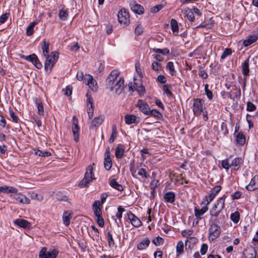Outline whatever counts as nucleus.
<instances>
[{
  "mask_svg": "<svg viewBox=\"0 0 258 258\" xmlns=\"http://www.w3.org/2000/svg\"><path fill=\"white\" fill-rule=\"evenodd\" d=\"M226 196L224 195L219 199L210 210V215L212 217H217L224 208Z\"/></svg>",
  "mask_w": 258,
  "mask_h": 258,
  "instance_id": "obj_1",
  "label": "nucleus"
},
{
  "mask_svg": "<svg viewBox=\"0 0 258 258\" xmlns=\"http://www.w3.org/2000/svg\"><path fill=\"white\" fill-rule=\"evenodd\" d=\"M93 170V168L91 165H90L87 167L84 178L79 184V187H87L93 180L95 179Z\"/></svg>",
  "mask_w": 258,
  "mask_h": 258,
  "instance_id": "obj_2",
  "label": "nucleus"
},
{
  "mask_svg": "<svg viewBox=\"0 0 258 258\" xmlns=\"http://www.w3.org/2000/svg\"><path fill=\"white\" fill-rule=\"evenodd\" d=\"M45 62L44 67L46 70H51L54 64L56 62L58 56L56 51L51 52L50 54H47Z\"/></svg>",
  "mask_w": 258,
  "mask_h": 258,
  "instance_id": "obj_3",
  "label": "nucleus"
},
{
  "mask_svg": "<svg viewBox=\"0 0 258 258\" xmlns=\"http://www.w3.org/2000/svg\"><path fill=\"white\" fill-rule=\"evenodd\" d=\"M58 254V251L56 249H49L47 250V248L43 247L39 253V258H56Z\"/></svg>",
  "mask_w": 258,
  "mask_h": 258,
  "instance_id": "obj_4",
  "label": "nucleus"
},
{
  "mask_svg": "<svg viewBox=\"0 0 258 258\" xmlns=\"http://www.w3.org/2000/svg\"><path fill=\"white\" fill-rule=\"evenodd\" d=\"M204 101L200 98L195 99L192 106V110L195 115L199 116L204 111L205 108L204 106Z\"/></svg>",
  "mask_w": 258,
  "mask_h": 258,
  "instance_id": "obj_5",
  "label": "nucleus"
},
{
  "mask_svg": "<svg viewBox=\"0 0 258 258\" xmlns=\"http://www.w3.org/2000/svg\"><path fill=\"white\" fill-rule=\"evenodd\" d=\"M124 87V80L123 77H119L117 81L113 85L112 88L109 86H106L110 91H114L115 94L119 95L122 93Z\"/></svg>",
  "mask_w": 258,
  "mask_h": 258,
  "instance_id": "obj_6",
  "label": "nucleus"
},
{
  "mask_svg": "<svg viewBox=\"0 0 258 258\" xmlns=\"http://www.w3.org/2000/svg\"><path fill=\"white\" fill-rule=\"evenodd\" d=\"M209 239L210 240H214L216 239L221 232L220 227L216 224H212L209 228Z\"/></svg>",
  "mask_w": 258,
  "mask_h": 258,
  "instance_id": "obj_7",
  "label": "nucleus"
},
{
  "mask_svg": "<svg viewBox=\"0 0 258 258\" xmlns=\"http://www.w3.org/2000/svg\"><path fill=\"white\" fill-rule=\"evenodd\" d=\"M119 75V72L117 70L112 71L106 80V86H109L112 88L113 85L117 81Z\"/></svg>",
  "mask_w": 258,
  "mask_h": 258,
  "instance_id": "obj_8",
  "label": "nucleus"
},
{
  "mask_svg": "<svg viewBox=\"0 0 258 258\" xmlns=\"http://www.w3.org/2000/svg\"><path fill=\"white\" fill-rule=\"evenodd\" d=\"M85 83L93 91L97 90L98 86L96 80H95L93 77L90 75H86L84 78Z\"/></svg>",
  "mask_w": 258,
  "mask_h": 258,
  "instance_id": "obj_9",
  "label": "nucleus"
},
{
  "mask_svg": "<svg viewBox=\"0 0 258 258\" xmlns=\"http://www.w3.org/2000/svg\"><path fill=\"white\" fill-rule=\"evenodd\" d=\"M118 21L121 24H126L130 21L128 12L125 9L120 10L118 13Z\"/></svg>",
  "mask_w": 258,
  "mask_h": 258,
  "instance_id": "obj_10",
  "label": "nucleus"
},
{
  "mask_svg": "<svg viewBox=\"0 0 258 258\" xmlns=\"http://www.w3.org/2000/svg\"><path fill=\"white\" fill-rule=\"evenodd\" d=\"M221 187L217 185L213 187L211 190L208 196L205 197L207 205H209L215 198L216 196L221 190Z\"/></svg>",
  "mask_w": 258,
  "mask_h": 258,
  "instance_id": "obj_11",
  "label": "nucleus"
},
{
  "mask_svg": "<svg viewBox=\"0 0 258 258\" xmlns=\"http://www.w3.org/2000/svg\"><path fill=\"white\" fill-rule=\"evenodd\" d=\"M73 124L72 126V131L74 135V140L78 142L79 140V127L78 126V120L76 116L73 117Z\"/></svg>",
  "mask_w": 258,
  "mask_h": 258,
  "instance_id": "obj_12",
  "label": "nucleus"
},
{
  "mask_svg": "<svg viewBox=\"0 0 258 258\" xmlns=\"http://www.w3.org/2000/svg\"><path fill=\"white\" fill-rule=\"evenodd\" d=\"M126 215L133 226L135 227H139L142 225L141 220L131 211H128Z\"/></svg>",
  "mask_w": 258,
  "mask_h": 258,
  "instance_id": "obj_13",
  "label": "nucleus"
},
{
  "mask_svg": "<svg viewBox=\"0 0 258 258\" xmlns=\"http://www.w3.org/2000/svg\"><path fill=\"white\" fill-rule=\"evenodd\" d=\"M164 177L165 178V180H171V182L178 181L180 180V179L182 178V174L178 175H176L171 170H168L165 173Z\"/></svg>",
  "mask_w": 258,
  "mask_h": 258,
  "instance_id": "obj_14",
  "label": "nucleus"
},
{
  "mask_svg": "<svg viewBox=\"0 0 258 258\" xmlns=\"http://www.w3.org/2000/svg\"><path fill=\"white\" fill-rule=\"evenodd\" d=\"M136 105L139 108L140 111L142 112V113L146 115H147L150 110V108H149L148 104L143 100H139Z\"/></svg>",
  "mask_w": 258,
  "mask_h": 258,
  "instance_id": "obj_15",
  "label": "nucleus"
},
{
  "mask_svg": "<svg viewBox=\"0 0 258 258\" xmlns=\"http://www.w3.org/2000/svg\"><path fill=\"white\" fill-rule=\"evenodd\" d=\"M165 202L167 204H174L175 200V194L172 191L165 192L163 196Z\"/></svg>",
  "mask_w": 258,
  "mask_h": 258,
  "instance_id": "obj_16",
  "label": "nucleus"
},
{
  "mask_svg": "<svg viewBox=\"0 0 258 258\" xmlns=\"http://www.w3.org/2000/svg\"><path fill=\"white\" fill-rule=\"evenodd\" d=\"M246 188L249 191H253L258 188V175L252 177L249 184L246 186Z\"/></svg>",
  "mask_w": 258,
  "mask_h": 258,
  "instance_id": "obj_17",
  "label": "nucleus"
},
{
  "mask_svg": "<svg viewBox=\"0 0 258 258\" xmlns=\"http://www.w3.org/2000/svg\"><path fill=\"white\" fill-rule=\"evenodd\" d=\"M128 87L130 91H132V92L137 91L140 95L143 94L145 91V89L143 87L137 83H130L128 84Z\"/></svg>",
  "mask_w": 258,
  "mask_h": 258,
  "instance_id": "obj_18",
  "label": "nucleus"
},
{
  "mask_svg": "<svg viewBox=\"0 0 258 258\" xmlns=\"http://www.w3.org/2000/svg\"><path fill=\"white\" fill-rule=\"evenodd\" d=\"M130 5L131 10L134 13L138 14H142L144 13V8L141 5L136 4L135 1L131 2Z\"/></svg>",
  "mask_w": 258,
  "mask_h": 258,
  "instance_id": "obj_19",
  "label": "nucleus"
},
{
  "mask_svg": "<svg viewBox=\"0 0 258 258\" xmlns=\"http://www.w3.org/2000/svg\"><path fill=\"white\" fill-rule=\"evenodd\" d=\"M15 194V195L11 196L13 197V198L16 201H19L22 204H28L30 203V200L25 195L20 193L17 194L16 192Z\"/></svg>",
  "mask_w": 258,
  "mask_h": 258,
  "instance_id": "obj_20",
  "label": "nucleus"
},
{
  "mask_svg": "<svg viewBox=\"0 0 258 258\" xmlns=\"http://www.w3.org/2000/svg\"><path fill=\"white\" fill-rule=\"evenodd\" d=\"M257 39L258 34L250 35L243 41V44L244 46H248L255 42Z\"/></svg>",
  "mask_w": 258,
  "mask_h": 258,
  "instance_id": "obj_21",
  "label": "nucleus"
},
{
  "mask_svg": "<svg viewBox=\"0 0 258 258\" xmlns=\"http://www.w3.org/2000/svg\"><path fill=\"white\" fill-rule=\"evenodd\" d=\"M104 120L103 116L95 117L91 122L90 128H94L100 125Z\"/></svg>",
  "mask_w": 258,
  "mask_h": 258,
  "instance_id": "obj_22",
  "label": "nucleus"
},
{
  "mask_svg": "<svg viewBox=\"0 0 258 258\" xmlns=\"http://www.w3.org/2000/svg\"><path fill=\"white\" fill-rule=\"evenodd\" d=\"M73 213L72 212L67 211H64L62 215L63 223L68 226L70 224V219L72 218Z\"/></svg>",
  "mask_w": 258,
  "mask_h": 258,
  "instance_id": "obj_23",
  "label": "nucleus"
},
{
  "mask_svg": "<svg viewBox=\"0 0 258 258\" xmlns=\"http://www.w3.org/2000/svg\"><path fill=\"white\" fill-rule=\"evenodd\" d=\"M227 94L228 96V97L231 100H234V98L239 99V98H240V97L241 96L240 89L239 87H235V91H234L233 93L231 92H227Z\"/></svg>",
  "mask_w": 258,
  "mask_h": 258,
  "instance_id": "obj_24",
  "label": "nucleus"
},
{
  "mask_svg": "<svg viewBox=\"0 0 258 258\" xmlns=\"http://www.w3.org/2000/svg\"><path fill=\"white\" fill-rule=\"evenodd\" d=\"M165 70L172 76H175L177 72L172 61H168L167 63L165 66Z\"/></svg>",
  "mask_w": 258,
  "mask_h": 258,
  "instance_id": "obj_25",
  "label": "nucleus"
},
{
  "mask_svg": "<svg viewBox=\"0 0 258 258\" xmlns=\"http://www.w3.org/2000/svg\"><path fill=\"white\" fill-rule=\"evenodd\" d=\"M15 225L24 228H29L31 225L30 223L24 219H17L14 221Z\"/></svg>",
  "mask_w": 258,
  "mask_h": 258,
  "instance_id": "obj_26",
  "label": "nucleus"
},
{
  "mask_svg": "<svg viewBox=\"0 0 258 258\" xmlns=\"http://www.w3.org/2000/svg\"><path fill=\"white\" fill-rule=\"evenodd\" d=\"M162 89L163 93L169 99L173 98V94L171 92L172 86L171 85H164Z\"/></svg>",
  "mask_w": 258,
  "mask_h": 258,
  "instance_id": "obj_27",
  "label": "nucleus"
},
{
  "mask_svg": "<svg viewBox=\"0 0 258 258\" xmlns=\"http://www.w3.org/2000/svg\"><path fill=\"white\" fill-rule=\"evenodd\" d=\"M124 152V147L122 144H119L115 149V155L117 158L120 159L123 157Z\"/></svg>",
  "mask_w": 258,
  "mask_h": 258,
  "instance_id": "obj_28",
  "label": "nucleus"
},
{
  "mask_svg": "<svg viewBox=\"0 0 258 258\" xmlns=\"http://www.w3.org/2000/svg\"><path fill=\"white\" fill-rule=\"evenodd\" d=\"M37 24V22L33 21L28 25L26 28V35L28 36H31L35 32L34 27Z\"/></svg>",
  "mask_w": 258,
  "mask_h": 258,
  "instance_id": "obj_29",
  "label": "nucleus"
},
{
  "mask_svg": "<svg viewBox=\"0 0 258 258\" xmlns=\"http://www.w3.org/2000/svg\"><path fill=\"white\" fill-rule=\"evenodd\" d=\"M171 29L172 32V33L177 35L179 32V26L178 25V23L176 20L174 19H172L171 20Z\"/></svg>",
  "mask_w": 258,
  "mask_h": 258,
  "instance_id": "obj_30",
  "label": "nucleus"
},
{
  "mask_svg": "<svg viewBox=\"0 0 258 258\" xmlns=\"http://www.w3.org/2000/svg\"><path fill=\"white\" fill-rule=\"evenodd\" d=\"M249 60L248 58L242 63L241 66L243 75L245 76H247L249 75Z\"/></svg>",
  "mask_w": 258,
  "mask_h": 258,
  "instance_id": "obj_31",
  "label": "nucleus"
},
{
  "mask_svg": "<svg viewBox=\"0 0 258 258\" xmlns=\"http://www.w3.org/2000/svg\"><path fill=\"white\" fill-rule=\"evenodd\" d=\"M208 208L207 207V205H206L205 207H203L200 210L196 208L195 209V212L196 218L198 219H201V216H202L204 213H205L208 211Z\"/></svg>",
  "mask_w": 258,
  "mask_h": 258,
  "instance_id": "obj_32",
  "label": "nucleus"
},
{
  "mask_svg": "<svg viewBox=\"0 0 258 258\" xmlns=\"http://www.w3.org/2000/svg\"><path fill=\"white\" fill-rule=\"evenodd\" d=\"M137 117L133 114H126L124 116V120L126 124H130L135 123L137 121Z\"/></svg>",
  "mask_w": 258,
  "mask_h": 258,
  "instance_id": "obj_33",
  "label": "nucleus"
},
{
  "mask_svg": "<svg viewBox=\"0 0 258 258\" xmlns=\"http://www.w3.org/2000/svg\"><path fill=\"white\" fill-rule=\"evenodd\" d=\"M0 191L1 192H4L16 193L17 192L18 190L15 187L5 185L0 186Z\"/></svg>",
  "mask_w": 258,
  "mask_h": 258,
  "instance_id": "obj_34",
  "label": "nucleus"
},
{
  "mask_svg": "<svg viewBox=\"0 0 258 258\" xmlns=\"http://www.w3.org/2000/svg\"><path fill=\"white\" fill-rule=\"evenodd\" d=\"M150 243V240L148 238H144L142 241H141L137 245V248L140 250L145 249L148 246Z\"/></svg>",
  "mask_w": 258,
  "mask_h": 258,
  "instance_id": "obj_35",
  "label": "nucleus"
},
{
  "mask_svg": "<svg viewBox=\"0 0 258 258\" xmlns=\"http://www.w3.org/2000/svg\"><path fill=\"white\" fill-rule=\"evenodd\" d=\"M237 144L243 145L245 142L244 136L241 133H238L236 136L235 140Z\"/></svg>",
  "mask_w": 258,
  "mask_h": 258,
  "instance_id": "obj_36",
  "label": "nucleus"
},
{
  "mask_svg": "<svg viewBox=\"0 0 258 258\" xmlns=\"http://www.w3.org/2000/svg\"><path fill=\"white\" fill-rule=\"evenodd\" d=\"M104 165L105 168L107 170H109L111 168L112 163V160H111V159L110 156H105L104 161Z\"/></svg>",
  "mask_w": 258,
  "mask_h": 258,
  "instance_id": "obj_37",
  "label": "nucleus"
},
{
  "mask_svg": "<svg viewBox=\"0 0 258 258\" xmlns=\"http://www.w3.org/2000/svg\"><path fill=\"white\" fill-rule=\"evenodd\" d=\"M110 185L118 191H122L123 189L122 186L119 184L115 179L111 180L110 182Z\"/></svg>",
  "mask_w": 258,
  "mask_h": 258,
  "instance_id": "obj_38",
  "label": "nucleus"
},
{
  "mask_svg": "<svg viewBox=\"0 0 258 258\" xmlns=\"http://www.w3.org/2000/svg\"><path fill=\"white\" fill-rule=\"evenodd\" d=\"M42 49L43 55L45 56L48 53L49 51V42L46 39H44L42 42Z\"/></svg>",
  "mask_w": 258,
  "mask_h": 258,
  "instance_id": "obj_39",
  "label": "nucleus"
},
{
  "mask_svg": "<svg viewBox=\"0 0 258 258\" xmlns=\"http://www.w3.org/2000/svg\"><path fill=\"white\" fill-rule=\"evenodd\" d=\"M184 251V243L182 241H179L176 245V255H179Z\"/></svg>",
  "mask_w": 258,
  "mask_h": 258,
  "instance_id": "obj_40",
  "label": "nucleus"
},
{
  "mask_svg": "<svg viewBox=\"0 0 258 258\" xmlns=\"http://www.w3.org/2000/svg\"><path fill=\"white\" fill-rule=\"evenodd\" d=\"M117 132L116 126L114 125L112 127V133L109 140L110 143H112L114 141L115 138L117 136Z\"/></svg>",
  "mask_w": 258,
  "mask_h": 258,
  "instance_id": "obj_41",
  "label": "nucleus"
},
{
  "mask_svg": "<svg viewBox=\"0 0 258 258\" xmlns=\"http://www.w3.org/2000/svg\"><path fill=\"white\" fill-rule=\"evenodd\" d=\"M242 162V160L240 158H234L231 164V167L233 166L235 167H237V168H235V169H238L239 166L241 163Z\"/></svg>",
  "mask_w": 258,
  "mask_h": 258,
  "instance_id": "obj_42",
  "label": "nucleus"
},
{
  "mask_svg": "<svg viewBox=\"0 0 258 258\" xmlns=\"http://www.w3.org/2000/svg\"><path fill=\"white\" fill-rule=\"evenodd\" d=\"M239 218L240 214L238 212L232 213L230 215V219L234 223H237L239 220Z\"/></svg>",
  "mask_w": 258,
  "mask_h": 258,
  "instance_id": "obj_43",
  "label": "nucleus"
},
{
  "mask_svg": "<svg viewBox=\"0 0 258 258\" xmlns=\"http://www.w3.org/2000/svg\"><path fill=\"white\" fill-rule=\"evenodd\" d=\"M152 68L155 72H159L161 69L160 63L158 61H153L152 63Z\"/></svg>",
  "mask_w": 258,
  "mask_h": 258,
  "instance_id": "obj_44",
  "label": "nucleus"
},
{
  "mask_svg": "<svg viewBox=\"0 0 258 258\" xmlns=\"http://www.w3.org/2000/svg\"><path fill=\"white\" fill-rule=\"evenodd\" d=\"M59 18L61 20H66L68 17V13L67 11L60 10L58 14Z\"/></svg>",
  "mask_w": 258,
  "mask_h": 258,
  "instance_id": "obj_45",
  "label": "nucleus"
},
{
  "mask_svg": "<svg viewBox=\"0 0 258 258\" xmlns=\"http://www.w3.org/2000/svg\"><path fill=\"white\" fill-rule=\"evenodd\" d=\"M244 254L245 258H255V251L253 249L247 250Z\"/></svg>",
  "mask_w": 258,
  "mask_h": 258,
  "instance_id": "obj_46",
  "label": "nucleus"
},
{
  "mask_svg": "<svg viewBox=\"0 0 258 258\" xmlns=\"http://www.w3.org/2000/svg\"><path fill=\"white\" fill-rule=\"evenodd\" d=\"M161 113L159 111H157L156 109H152L150 110L147 115L155 117L156 118H159Z\"/></svg>",
  "mask_w": 258,
  "mask_h": 258,
  "instance_id": "obj_47",
  "label": "nucleus"
},
{
  "mask_svg": "<svg viewBox=\"0 0 258 258\" xmlns=\"http://www.w3.org/2000/svg\"><path fill=\"white\" fill-rule=\"evenodd\" d=\"M221 163L222 168L225 169L226 170H229L231 167V165L229 163V161L227 159L222 160Z\"/></svg>",
  "mask_w": 258,
  "mask_h": 258,
  "instance_id": "obj_48",
  "label": "nucleus"
},
{
  "mask_svg": "<svg viewBox=\"0 0 258 258\" xmlns=\"http://www.w3.org/2000/svg\"><path fill=\"white\" fill-rule=\"evenodd\" d=\"M107 240L108 245L110 247L114 246V241L113 239L112 235L110 232L107 233Z\"/></svg>",
  "mask_w": 258,
  "mask_h": 258,
  "instance_id": "obj_49",
  "label": "nucleus"
},
{
  "mask_svg": "<svg viewBox=\"0 0 258 258\" xmlns=\"http://www.w3.org/2000/svg\"><path fill=\"white\" fill-rule=\"evenodd\" d=\"M124 211V209L122 206H120L117 208V212L116 214V217L118 218L120 221V219L122 218V213Z\"/></svg>",
  "mask_w": 258,
  "mask_h": 258,
  "instance_id": "obj_50",
  "label": "nucleus"
},
{
  "mask_svg": "<svg viewBox=\"0 0 258 258\" xmlns=\"http://www.w3.org/2000/svg\"><path fill=\"white\" fill-rule=\"evenodd\" d=\"M35 153L36 155L39 156L46 157L50 155V154L46 151H43L40 150H37L35 151Z\"/></svg>",
  "mask_w": 258,
  "mask_h": 258,
  "instance_id": "obj_51",
  "label": "nucleus"
},
{
  "mask_svg": "<svg viewBox=\"0 0 258 258\" xmlns=\"http://www.w3.org/2000/svg\"><path fill=\"white\" fill-rule=\"evenodd\" d=\"M36 103L37 104V107L38 109V113L40 115H43V106L41 102H38L37 100H36Z\"/></svg>",
  "mask_w": 258,
  "mask_h": 258,
  "instance_id": "obj_52",
  "label": "nucleus"
},
{
  "mask_svg": "<svg viewBox=\"0 0 258 258\" xmlns=\"http://www.w3.org/2000/svg\"><path fill=\"white\" fill-rule=\"evenodd\" d=\"M186 16L188 20L190 22H194L195 20V16L194 12L191 10H188L186 11Z\"/></svg>",
  "mask_w": 258,
  "mask_h": 258,
  "instance_id": "obj_53",
  "label": "nucleus"
},
{
  "mask_svg": "<svg viewBox=\"0 0 258 258\" xmlns=\"http://www.w3.org/2000/svg\"><path fill=\"white\" fill-rule=\"evenodd\" d=\"M232 53V50L230 48H226L221 55V58L225 59L227 56L231 55Z\"/></svg>",
  "mask_w": 258,
  "mask_h": 258,
  "instance_id": "obj_54",
  "label": "nucleus"
},
{
  "mask_svg": "<svg viewBox=\"0 0 258 258\" xmlns=\"http://www.w3.org/2000/svg\"><path fill=\"white\" fill-rule=\"evenodd\" d=\"M246 109L248 111H253L256 109V106L251 102L248 101L246 104Z\"/></svg>",
  "mask_w": 258,
  "mask_h": 258,
  "instance_id": "obj_55",
  "label": "nucleus"
},
{
  "mask_svg": "<svg viewBox=\"0 0 258 258\" xmlns=\"http://www.w3.org/2000/svg\"><path fill=\"white\" fill-rule=\"evenodd\" d=\"M137 170H138L137 173L138 175L141 176L143 177H147V172H146L145 169L143 168H138Z\"/></svg>",
  "mask_w": 258,
  "mask_h": 258,
  "instance_id": "obj_56",
  "label": "nucleus"
},
{
  "mask_svg": "<svg viewBox=\"0 0 258 258\" xmlns=\"http://www.w3.org/2000/svg\"><path fill=\"white\" fill-rule=\"evenodd\" d=\"M193 233V230L190 229H185L182 231L181 234L183 237H188Z\"/></svg>",
  "mask_w": 258,
  "mask_h": 258,
  "instance_id": "obj_57",
  "label": "nucleus"
},
{
  "mask_svg": "<svg viewBox=\"0 0 258 258\" xmlns=\"http://www.w3.org/2000/svg\"><path fill=\"white\" fill-rule=\"evenodd\" d=\"M37 55L35 54H30L29 55H28V56H24L25 57V59L26 60H28V61H29L30 62H33V61H34L35 60H36V58H37Z\"/></svg>",
  "mask_w": 258,
  "mask_h": 258,
  "instance_id": "obj_58",
  "label": "nucleus"
},
{
  "mask_svg": "<svg viewBox=\"0 0 258 258\" xmlns=\"http://www.w3.org/2000/svg\"><path fill=\"white\" fill-rule=\"evenodd\" d=\"M9 16V13H5L0 17V25L4 23L8 19Z\"/></svg>",
  "mask_w": 258,
  "mask_h": 258,
  "instance_id": "obj_59",
  "label": "nucleus"
},
{
  "mask_svg": "<svg viewBox=\"0 0 258 258\" xmlns=\"http://www.w3.org/2000/svg\"><path fill=\"white\" fill-rule=\"evenodd\" d=\"M143 32V28L141 25L139 24L135 28V33L137 35H140Z\"/></svg>",
  "mask_w": 258,
  "mask_h": 258,
  "instance_id": "obj_60",
  "label": "nucleus"
},
{
  "mask_svg": "<svg viewBox=\"0 0 258 258\" xmlns=\"http://www.w3.org/2000/svg\"><path fill=\"white\" fill-rule=\"evenodd\" d=\"M167 181L165 183V189H171L173 187V182L171 180H166Z\"/></svg>",
  "mask_w": 258,
  "mask_h": 258,
  "instance_id": "obj_61",
  "label": "nucleus"
},
{
  "mask_svg": "<svg viewBox=\"0 0 258 258\" xmlns=\"http://www.w3.org/2000/svg\"><path fill=\"white\" fill-rule=\"evenodd\" d=\"M96 218H97L96 221H97V224H98V225L101 227H103L104 225V220H103V218L102 217V216H97V217H96Z\"/></svg>",
  "mask_w": 258,
  "mask_h": 258,
  "instance_id": "obj_62",
  "label": "nucleus"
},
{
  "mask_svg": "<svg viewBox=\"0 0 258 258\" xmlns=\"http://www.w3.org/2000/svg\"><path fill=\"white\" fill-rule=\"evenodd\" d=\"M161 9V5L159 4L157 6H155L151 9V12L152 13H155L158 12Z\"/></svg>",
  "mask_w": 258,
  "mask_h": 258,
  "instance_id": "obj_63",
  "label": "nucleus"
},
{
  "mask_svg": "<svg viewBox=\"0 0 258 258\" xmlns=\"http://www.w3.org/2000/svg\"><path fill=\"white\" fill-rule=\"evenodd\" d=\"M161 242V237L159 235L152 240V242L156 245H159Z\"/></svg>",
  "mask_w": 258,
  "mask_h": 258,
  "instance_id": "obj_64",
  "label": "nucleus"
}]
</instances>
